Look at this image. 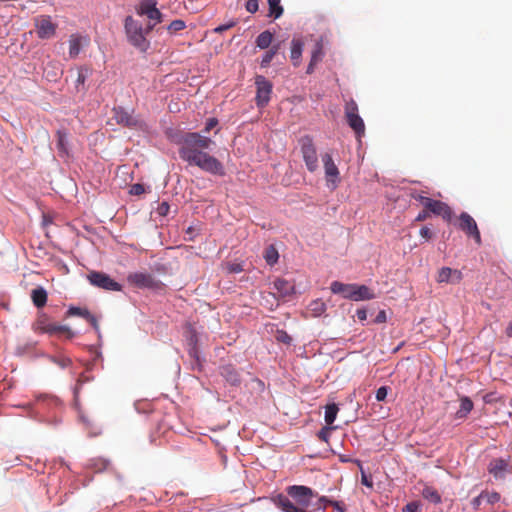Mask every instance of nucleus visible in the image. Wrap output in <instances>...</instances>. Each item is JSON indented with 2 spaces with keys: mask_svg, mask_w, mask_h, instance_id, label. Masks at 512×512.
Masks as SVG:
<instances>
[{
  "mask_svg": "<svg viewBox=\"0 0 512 512\" xmlns=\"http://www.w3.org/2000/svg\"><path fill=\"white\" fill-rule=\"evenodd\" d=\"M322 162L324 165L325 176L328 183V186H331L335 189L340 182L339 178V170L336 164L333 161L332 156L329 153H325L322 155Z\"/></svg>",
  "mask_w": 512,
  "mask_h": 512,
  "instance_id": "obj_13",
  "label": "nucleus"
},
{
  "mask_svg": "<svg viewBox=\"0 0 512 512\" xmlns=\"http://www.w3.org/2000/svg\"><path fill=\"white\" fill-rule=\"evenodd\" d=\"M417 509L418 505L416 503H409L404 507L403 512H416Z\"/></svg>",
  "mask_w": 512,
  "mask_h": 512,
  "instance_id": "obj_50",
  "label": "nucleus"
},
{
  "mask_svg": "<svg viewBox=\"0 0 512 512\" xmlns=\"http://www.w3.org/2000/svg\"><path fill=\"white\" fill-rule=\"evenodd\" d=\"M155 24H149L144 30V35L148 34L153 28Z\"/></svg>",
  "mask_w": 512,
  "mask_h": 512,
  "instance_id": "obj_59",
  "label": "nucleus"
},
{
  "mask_svg": "<svg viewBox=\"0 0 512 512\" xmlns=\"http://www.w3.org/2000/svg\"><path fill=\"white\" fill-rule=\"evenodd\" d=\"M330 289L332 293L341 294L344 298L352 301L372 300L376 297L374 292L366 285L345 284L333 281Z\"/></svg>",
  "mask_w": 512,
  "mask_h": 512,
  "instance_id": "obj_3",
  "label": "nucleus"
},
{
  "mask_svg": "<svg viewBox=\"0 0 512 512\" xmlns=\"http://www.w3.org/2000/svg\"><path fill=\"white\" fill-rule=\"evenodd\" d=\"M236 25V21H230L229 23L227 24H223V25H219L218 27H216L214 29V32L215 33H222L232 27H234Z\"/></svg>",
  "mask_w": 512,
  "mask_h": 512,
  "instance_id": "obj_46",
  "label": "nucleus"
},
{
  "mask_svg": "<svg viewBox=\"0 0 512 512\" xmlns=\"http://www.w3.org/2000/svg\"><path fill=\"white\" fill-rule=\"evenodd\" d=\"M329 505L333 506L338 512H345V509L338 501H329Z\"/></svg>",
  "mask_w": 512,
  "mask_h": 512,
  "instance_id": "obj_53",
  "label": "nucleus"
},
{
  "mask_svg": "<svg viewBox=\"0 0 512 512\" xmlns=\"http://www.w3.org/2000/svg\"><path fill=\"white\" fill-rule=\"evenodd\" d=\"M303 51V42L300 39H293L291 41V55L290 58L294 66H299L300 59Z\"/></svg>",
  "mask_w": 512,
  "mask_h": 512,
  "instance_id": "obj_24",
  "label": "nucleus"
},
{
  "mask_svg": "<svg viewBox=\"0 0 512 512\" xmlns=\"http://www.w3.org/2000/svg\"><path fill=\"white\" fill-rule=\"evenodd\" d=\"M186 27V24L183 20H180V19H177V20H173L167 27V30L170 32V33H176L178 31H181L183 29H185Z\"/></svg>",
  "mask_w": 512,
  "mask_h": 512,
  "instance_id": "obj_34",
  "label": "nucleus"
},
{
  "mask_svg": "<svg viewBox=\"0 0 512 512\" xmlns=\"http://www.w3.org/2000/svg\"><path fill=\"white\" fill-rule=\"evenodd\" d=\"M422 495L432 503L438 504L441 502L440 494L432 487H425L422 491Z\"/></svg>",
  "mask_w": 512,
  "mask_h": 512,
  "instance_id": "obj_30",
  "label": "nucleus"
},
{
  "mask_svg": "<svg viewBox=\"0 0 512 512\" xmlns=\"http://www.w3.org/2000/svg\"><path fill=\"white\" fill-rule=\"evenodd\" d=\"M277 51H278V47L277 46H273L270 50H268L264 54V56H263V58L261 60V66L262 67H267L270 64V62L272 61V59L274 58V56L276 55Z\"/></svg>",
  "mask_w": 512,
  "mask_h": 512,
  "instance_id": "obj_32",
  "label": "nucleus"
},
{
  "mask_svg": "<svg viewBox=\"0 0 512 512\" xmlns=\"http://www.w3.org/2000/svg\"><path fill=\"white\" fill-rule=\"evenodd\" d=\"M31 299L37 308H42L47 303V291L43 287H37L31 291Z\"/></svg>",
  "mask_w": 512,
  "mask_h": 512,
  "instance_id": "obj_22",
  "label": "nucleus"
},
{
  "mask_svg": "<svg viewBox=\"0 0 512 512\" xmlns=\"http://www.w3.org/2000/svg\"><path fill=\"white\" fill-rule=\"evenodd\" d=\"M124 28L128 41L131 45L142 52H145L149 48V41L144 35L142 25L134 20L132 16H127L125 18Z\"/></svg>",
  "mask_w": 512,
  "mask_h": 512,
  "instance_id": "obj_4",
  "label": "nucleus"
},
{
  "mask_svg": "<svg viewBox=\"0 0 512 512\" xmlns=\"http://www.w3.org/2000/svg\"><path fill=\"white\" fill-rule=\"evenodd\" d=\"M278 257H279L278 252L273 246H269L265 250L264 258L269 265L275 264L278 260Z\"/></svg>",
  "mask_w": 512,
  "mask_h": 512,
  "instance_id": "obj_31",
  "label": "nucleus"
},
{
  "mask_svg": "<svg viewBox=\"0 0 512 512\" xmlns=\"http://www.w3.org/2000/svg\"><path fill=\"white\" fill-rule=\"evenodd\" d=\"M130 285L139 289L159 290L163 288V283L157 280L152 274L145 272H134L127 276Z\"/></svg>",
  "mask_w": 512,
  "mask_h": 512,
  "instance_id": "obj_5",
  "label": "nucleus"
},
{
  "mask_svg": "<svg viewBox=\"0 0 512 512\" xmlns=\"http://www.w3.org/2000/svg\"><path fill=\"white\" fill-rule=\"evenodd\" d=\"M220 374L232 386H239L241 383L239 372L231 364L221 366Z\"/></svg>",
  "mask_w": 512,
  "mask_h": 512,
  "instance_id": "obj_17",
  "label": "nucleus"
},
{
  "mask_svg": "<svg viewBox=\"0 0 512 512\" xmlns=\"http://www.w3.org/2000/svg\"><path fill=\"white\" fill-rule=\"evenodd\" d=\"M145 192V188L142 184H134L130 188V194L132 195H141Z\"/></svg>",
  "mask_w": 512,
  "mask_h": 512,
  "instance_id": "obj_45",
  "label": "nucleus"
},
{
  "mask_svg": "<svg viewBox=\"0 0 512 512\" xmlns=\"http://www.w3.org/2000/svg\"><path fill=\"white\" fill-rule=\"evenodd\" d=\"M473 409V402L469 397H462L460 400V408L456 412L457 418H464Z\"/></svg>",
  "mask_w": 512,
  "mask_h": 512,
  "instance_id": "obj_27",
  "label": "nucleus"
},
{
  "mask_svg": "<svg viewBox=\"0 0 512 512\" xmlns=\"http://www.w3.org/2000/svg\"><path fill=\"white\" fill-rule=\"evenodd\" d=\"M35 30L38 38L51 39L55 36L57 23L52 21L49 15H39L34 19Z\"/></svg>",
  "mask_w": 512,
  "mask_h": 512,
  "instance_id": "obj_10",
  "label": "nucleus"
},
{
  "mask_svg": "<svg viewBox=\"0 0 512 512\" xmlns=\"http://www.w3.org/2000/svg\"><path fill=\"white\" fill-rule=\"evenodd\" d=\"M301 152L307 169L315 172L318 168V156L313 140L310 136H304L300 139Z\"/></svg>",
  "mask_w": 512,
  "mask_h": 512,
  "instance_id": "obj_7",
  "label": "nucleus"
},
{
  "mask_svg": "<svg viewBox=\"0 0 512 512\" xmlns=\"http://www.w3.org/2000/svg\"><path fill=\"white\" fill-rule=\"evenodd\" d=\"M507 464L503 459H493L488 466V471L496 479H502L505 476Z\"/></svg>",
  "mask_w": 512,
  "mask_h": 512,
  "instance_id": "obj_21",
  "label": "nucleus"
},
{
  "mask_svg": "<svg viewBox=\"0 0 512 512\" xmlns=\"http://www.w3.org/2000/svg\"><path fill=\"white\" fill-rule=\"evenodd\" d=\"M329 501H332V500L327 498L326 496L319 497L318 504L322 505V506H319V509L325 510L326 506L329 505Z\"/></svg>",
  "mask_w": 512,
  "mask_h": 512,
  "instance_id": "obj_48",
  "label": "nucleus"
},
{
  "mask_svg": "<svg viewBox=\"0 0 512 512\" xmlns=\"http://www.w3.org/2000/svg\"><path fill=\"white\" fill-rule=\"evenodd\" d=\"M287 495L278 494L273 503L283 512H308L306 509L318 493L304 485H291L286 488Z\"/></svg>",
  "mask_w": 512,
  "mask_h": 512,
  "instance_id": "obj_2",
  "label": "nucleus"
},
{
  "mask_svg": "<svg viewBox=\"0 0 512 512\" xmlns=\"http://www.w3.org/2000/svg\"><path fill=\"white\" fill-rule=\"evenodd\" d=\"M213 143L211 138L200 133H186L180 143L179 156L189 165L196 166L204 172L223 176L225 174L223 164L206 152Z\"/></svg>",
  "mask_w": 512,
  "mask_h": 512,
  "instance_id": "obj_1",
  "label": "nucleus"
},
{
  "mask_svg": "<svg viewBox=\"0 0 512 512\" xmlns=\"http://www.w3.org/2000/svg\"><path fill=\"white\" fill-rule=\"evenodd\" d=\"M69 57L75 59L79 56L83 47L88 46L90 39L87 36L75 33L69 36Z\"/></svg>",
  "mask_w": 512,
  "mask_h": 512,
  "instance_id": "obj_15",
  "label": "nucleus"
},
{
  "mask_svg": "<svg viewBox=\"0 0 512 512\" xmlns=\"http://www.w3.org/2000/svg\"><path fill=\"white\" fill-rule=\"evenodd\" d=\"M273 40V34L270 31H264L260 33L256 38V45L260 49L268 48Z\"/></svg>",
  "mask_w": 512,
  "mask_h": 512,
  "instance_id": "obj_28",
  "label": "nucleus"
},
{
  "mask_svg": "<svg viewBox=\"0 0 512 512\" xmlns=\"http://www.w3.org/2000/svg\"><path fill=\"white\" fill-rule=\"evenodd\" d=\"M506 335L512 337V322L506 328Z\"/></svg>",
  "mask_w": 512,
  "mask_h": 512,
  "instance_id": "obj_58",
  "label": "nucleus"
},
{
  "mask_svg": "<svg viewBox=\"0 0 512 512\" xmlns=\"http://www.w3.org/2000/svg\"><path fill=\"white\" fill-rule=\"evenodd\" d=\"M274 288L281 296H287L293 293L294 286L287 280L278 278L273 283Z\"/></svg>",
  "mask_w": 512,
  "mask_h": 512,
  "instance_id": "obj_25",
  "label": "nucleus"
},
{
  "mask_svg": "<svg viewBox=\"0 0 512 512\" xmlns=\"http://www.w3.org/2000/svg\"><path fill=\"white\" fill-rule=\"evenodd\" d=\"M69 133L66 129H58L56 131L57 143L56 147L60 157H69V144H68Z\"/></svg>",
  "mask_w": 512,
  "mask_h": 512,
  "instance_id": "obj_18",
  "label": "nucleus"
},
{
  "mask_svg": "<svg viewBox=\"0 0 512 512\" xmlns=\"http://www.w3.org/2000/svg\"><path fill=\"white\" fill-rule=\"evenodd\" d=\"M245 8L249 13H256L259 9L258 0H247Z\"/></svg>",
  "mask_w": 512,
  "mask_h": 512,
  "instance_id": "obj_39",
  "label": "nucleus"
},
{
  "mask_svg": "<svg viewBox=\"0 0 512 512\" xmlns=\"http://www.w3.org/2000/svg\"><path fill=\"white\" fill-rule=\"evenodd\" d=\"M314 305H316V308L314 309L315 311H318L319 313L324 312V310H325L324 303L316 301V302H314Z\"/></svg>",
  "mask_w": 512,
  "mask_h": 512,
  "instance_id": "obj_56",
  "label": "nucleus"
},
{
  "mask_svg": "<svg viewBox=\"0 0 512 512\" xmlns=\"http://www.w3.org/2000/svg\"><path fill=\"white\" fill-rule=\"evenodd\" d=\"M356 315L360 321H365L367 319V312L365 309H358L356 311Z\"/></svg>",
  "mask_w": 512,
  "mask_h": 512,
  "instance_id": "obj_51",
  "label": "nucleus"
},
{
  "mask_svg": "<svg viewBox=\"0 0 512 512\" xmlns=\"http://www.w3.org/2000/svg\"><path fill=\"white\" fill-rule=\"evenodd\" d=\"M169 209V205L167 203H162L159 207L160 214L165 215Z\"/></svg>",
  "mask_w": 512,
  "mask_h": 512,
  "instance_id": "obj_57",
  "label": "nucleus"
},
{
  "mask_svg": "<svg viewBox=\"0 0 512 512\" xmlns=\"http://www.w3.org/2000/svg\"><path fill=\"white\" fill-rule=\"evenodd\" d=\"M428 216H429V211L424 208V210L422 212H420L418 214V216L416 217V221H424L427 219Z\"/></svg>",
  "mask_w": 512,
  "mask_h": 512,
  "instance_id": "obj_52",
  "label": "nucleus"
},
{
  "mask_svg": "<svg viewBox=\"0 0 512 512\" xmlns=\"http://www.w3.org/2000/svg\"><path fill=\"white\" fill-rule=\"evenodd\" d=\"M255 85H256V96L255 102L258 108H264L268 105L272 90L273 84L271 81L267 80L262 75H257L255 77Z\"/></svg>",
  "mask_w": 512,
  "mask_h": 512,
  "instance_id": "obj_6",
  "label": "nucleus"
},
{
  "mask_svg": "<svg viewBox=\"0 0 512 512\" xmlns=\"http://www.w3.org/2000/svg\"><path fill=\"white\" fill-rule=\"evenodd\" d=\"M481 497H483V499H485L490 504L497 503L500 500V494L495 491H492V492L482 491Z\"/></svg>",
  "mask_w": 512,
  "mask_h": 512,
  "instance_id": "obj_35",
  "label": "nucleus"
},
{
  "mask_svg": "<svg viewBox=\"0 0 512 512\" xmlns=\"http://www.w3.org/2000/svg\"><path fill=\"white\" fill-rule=\"evenodd\" d=\"M386 320H387L386 312H385L384 310H381V311L377 314V316H376V318H375V322H376V323H384V322H386Z\"/></svg>",
  "mask_w": 512,
  "mask_h": 512,
  "instance_id": "obj_49",
  "label": "nucleus"
},
{
  "mask_svg": "<svg viewBox=\"0 0 512 512\" xmlns=\"http://www.w3.org/2000/svg\"><path fill=\"white\" fill-rule=\"evenodd\" d=\"M361 483L368 488H373L372 477L367 475L361 468Z\"/></svg>",
  "mask_w": 512,
  "mask_h": 512,
  "instance_id": "obj_41",
  "label": "nucleus"
},
{
  "mask_svg": "<svg viewBox=\"0 0 512 512\" xmlns=\"http://www.w3.org/2000/svg\"><path fill=\"white\" fill-rule=\"evenodd\" d=\"M156 7L155 0H142L137 10L139 15H145L144 11L150 10Z\"/></svg>",
  "mask_w": 512,
  "mask_h": 512,
  "instance_id": "obj_33",
  "label": "nucleus"
},
{
  "mask_svg": "<svg viewBox=\"0 0 512 512\" xmlns=\"http://www.w3.org/2000/svg\"><path fill=\"white\" fill-rule=\"evenodd\" d=\"M388 394V387L381 386L376 391V399L377 401H384Z\"/></svg>",
  "mask_w": 512,
  "mask_h": 512,
  "instance_id": "obj_42",
  "label": "nucleus"
},
{
  "mask_svg": "<svg viewBox=\"0 0 512 512\" xmlns=\"http://www.w3.org/2000/svg\"><path fill=\"white\" fill-rule=\"evenodd\" d=\"M323 55V46L320 42H317L312 51L311 60L307 67V74H312L314 72L315 65L322 60Z\"/></svg>",
  "mask_w": 512,
  "mask_h": 512,
  "instance_id": "obj_23",
  "label": "nucleus"
},
{
  "mask_svg": "<svg viewBox=\"0 0 512 512\" xmlns=\"http://www.w3.org/2000/svg\"><path fill=\"white\" fill-rule=\"evenodd\" d=\"M338 411H339V408L335 403L326 405V407H325V422L327 425H331L335 421Z\"/></svg>",
  "mask_w": 512,
  "mask_h": 512,
  "instance_id": "obj_29",
  "label": "nucleus"
},
{
  "mask_svg": "<svg viewBox=\"0 0 512 512\" xmlns=\"http://www.w3.org/2000/svg\"><path fill=\"white\" fill-rule=\"evenodd\" d=\"M410 196L419 201L421 203V205L425 208V201H429L431 198L429 197H426V196H423L420 192L418 191H413L411 192Z\"/></svg>",
  "mask_w": 512,
  "mask_h": 512,
  "instance_id": "obj_40",
  "label": "nucleus"
},
{
  "mask_svg": "<svg viewBox=\"0 0 512 512\" xmlns=\"http://www.w3.org/2000/svg\"><path fill=\"white\" fill-rule=\"evenodd\" d=\"M113 119L117 124L130 129H143L145 123L133 113L128 112L123 107L113 108Z\"/></svg>",
  "mask_w": 512,
  "mask_h": 512,
  "instance_id": "obj_9",
  "label": "nucleus"
},
{
  "mask_svg": "<svg viewBox=\"0 0 512 512\" xmlns=\"http://www.w3.org/2000/svg\"><path fill=\"white\" fill-rule=\"evenodd\" d=\"M91 285L107 290V291H121L122 285L113 280L109 275L103 272L92 271L87 275Z\"/></svg>",
  "mask_w": 512,
  "mask_h": 512,
  "instance_id": "obj_11",
  "label": "nucleus"
},
{
  "mask_svg": "<svg viewBox=\"0 0 512 512\" xmlns=\"http://www.w3.org/2000/svg\"><path fill=\"white\" fill-rule=\"evenodd\" d=\"M425 209L434 215L441 216L445 221L449 222L452 219V209L440 200L431 198L429 201H425Z\"/></svg>",
  "mask_w": 512,
  "mask_h": 512,
  "instance_id": "obj_14",
  "label": "nucleus"
},
{
  "mask_svg": "<svg viewBox=\"0 0 512 512\" xmlns=\"http://www.w3.org/2000/svg\"><path fill=\"white\" fill-rule=\"evenodd\" d=\"M483 500V497H481V493L475 497L473 500H472V505L475 509L479 508L480 504H481V501Z\"/></svg>",
  "mask_w": 512,
  "mask_h": 512,
  "instance_id": "obj_54",
  "label": "nucleus"
},
{
  "mask_svg": "<svg viewBox=\"0 0 512 512\" xmlns=\"http://www.w3.org/2000/svg\"><path fill=\"white\" fill-rule=\"evenodd\" d=\"M420 235L426 240H430L432 238L433 233L428 227L424 226L420 229Z\"/></svg>",
  "mask_w": 512,
  "mask_h": 512,
  "instance_id": "obj_47",
  "label": "nucleus"
},
{
  "mask_svg": "<svg viewBox=\"0 0 512 512\" xmlns=\"http://www.w3.org/2000/svg\"><path fill=\"white\" fill-rule=\"evenodd\" d=\"M89 72H90V70L87 67L79 68L77 79H76L77 85H83L85 83Z\"/></svg>",
  "mask_w": 512,
  "mask_h": 512,
  "instance_id": "obj_37",
  "label": "nucleus"
},
{
  "mask_svg": "<svg viewBox=\"0 0 512 512\" xmlns=\"http://www.w3.org/2000/svg\"><path fill=\"white\" fill-rule=\"evenodd\" d=\"M37 329L42 332L49 333V334L66 335L67 338H72L74 336V332H72L68 327L59 326L56 324H45L44 325L42 322H39Z\"/></svg>",
  "mask_w": 512,
  "mask_h": 512,
  "instance_id": "obj_19",
  "label": "nucleus"
},
{
  "mask_svg": "<svg viewBox=\"0 0 512 512\" xmlns=\"http://www.w3.org/2000/svg\"><path fill=\"white\" fill-rule=\"evenodd\" d=\"M68 314L71 316H80V317L86 319L93 326V328L96 331L99 330L97 318L94 315H92L87 309H82L79 307H71L68 310Z\"/></svg>",
  "mask_w": 512,
  "mask_h": 512,
  "instance_id": "obj_20",
  "label": "nucleus"
},
{
  "mask_svg": "<svg viewBox=\"0 0 512 512\" xmlns=\"http://www.w3.org/2000/svg\"><path fill=\"white\" fill-rule=\"evenodd\" d=\"M345 117L348 125L355 132L357 137H361L365 132V124L358 114V106L354 100H350L346 103Z\"/></svg>",
  "mask_w": 512,
  "mask_h": 512,
  "instance_id": "obj_8",
  "label": "nucleus"
},
{
  "mask_svg": "<svg viewBox=\"0 0 512 512\" xmlns=\"http://www.w3.org/2000/svg\"><path fill=\"white\" fill-rule=\"evenodd\" d=\"M462 279V272L460 270L452 269L450 267L441 268L437 275L438 283L458 284L461 282Z\"/></svg>",
  "mask_w": 512,
  "mask_h": 512,
  "instance_id": "obj_16",
  "label": "nucleus"
},
{
  "mask_svg": "<svg viewBox=\"0 0 512 512\" xmlns=\"http://www.w3.org/2000/svg\"><path fill=\"white\" fill-rule=\"evenodd\" d=\"M195 230L192 226H189L186 230V234L189 236L188 237V240L190 241H193L194 240V237H195V234H194Z\"/></svg>",
  "mask_w": 512,
  "mask_h": 512,
  "instance_id": "obj_55",
  "label": "nucleus"
},
{
  "mask_svg": "<svg viewBox=\"0 0 512 512\" xmlns=\"http://www.w3.org/2000/svg\"><path fill=\"white\" fill-rule=\"evenodd\" d=\"M332 428L330 427H323L319 432H318V437L320 440L324 441V442H328L329 440V437H330V431H331Z\"/></svg>",
  "mask_w": 512,
  "mask_h": 512,
  "instance_id": "obj_43",
  "label": "nucleus"
},
{
  "mask_svg": "<svg viewBox=\"0 0 512 512\" xmlns=\"http://www.w3.org/2000/svg\"><path fill=\"white\" fill-rule=\"evenodd\" d=\"M144 13L150 20L156 22L162 21V13L156 7L150 10H146Z\"/></svg>",
  "mask_w": 512,
  "mask_h": 512,
  "instance_id": "obj_36",
  "label": "nucleus"
},
{
  "mask_svg": "<svg viewBox=\"0 0 512 512\" xmlns=\"http://www.w3.org/2000/svg\"><path fill=\"white\" fill-rule=\"evenodd\" d=\"M218 124V120L216 118H209L205 124L204 133H209L214 127Z\"/></svg>",
  "mask_w": 512,
  "mask_h": 512,
  "instance_id": "obj_44",
  "label": "nucleus"
},
{
  "mask_svg": "<svg viewBox=\"0 0 512 512\" xmlns=\"http://www.w3.org/2000/svg\"><path fill=\"white\" fill-rule=\"evenodd\" d=\"M458 227L462 230L468 237H472L478 245H481V234L478 229L477 223L474 218L469 215L467 212H462L459 215V224Z\"/></svg>",
  "mask_w": 512,
  "mask_h": 512,
  "instance_id": "obj_12",
  "label": "nucleus"
},
{
  "mask_svg": "<svg viewBox=\"0 0 512 512\" xmlns=\"http://www.w3.org/2000/svg\"><path fill=\"white\" fill-rule=\"evenodd\" d=\"M225 270L230 274H236L242 272L244 269L243 265L240 263H226Z\"/></svg>",
  "mask_w": 512,
  "mask_h": 512,
  "instance_id": "obj_38",
  "label": "nucleus"
},
{
  "mask_svg": "<svg viewBox=\"0 0 512 512\" xmlns=\"http://www.w3.org/2000/svg\"><path fill=\"white\" fill-rule=\"evenodd\" d=\"M269 6L268 16L278 19L283 15L284 8L281 5V0H267Z\"/></svg>",
  "mask_w": 512,
  "mask_h": 512,
  "instance_id": "obj_26",
  "label": "nucleus"
}]
</instances>
